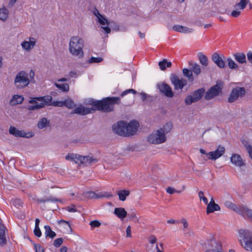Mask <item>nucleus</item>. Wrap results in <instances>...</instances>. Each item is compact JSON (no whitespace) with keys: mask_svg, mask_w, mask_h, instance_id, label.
Listing matches in <instances>:
<instances>
[{"mask_svg":"<svg viewBox=\"0 0 252 252\" xmlns=\"http://www.w3.org/2000/svg\"><path fill=\"white\" fill-rule=\"evenodd\" d=\"M250 2L249 0H240V1L234 5V7H237L239 9L244 10L247 5Z\"/></svg>","mask_w":252,"mask_h":252,"instance_id":"32","label":"nucleus"},{"mask_svg":"<svg viewBox=\"0 0 252 252\" xmlns=\"http://www.w3.org/2000/svg\"><path fill=\"white\" fill-rule=\"evenodd\" d=\"M173 30L176 32L184 33H191L193 31L192 29L189 28L179 25H174L173 27Z\"/></svg>","mask_w":252,"mask_h":252,"instance_id":"20","label":"nucleus"},{"mask_svg":"<svg viewBox=\"0 0 252 252\" xmlns=\"http://www.w3.org/2000/svg\"><path fill=\"white\" fill-rule=\"evenodd\" d=\"M5 228L0 223V245L3 246L6 244L7 241L5 236Z\"/></svg>","mask_w":252,"mask_h":252,"instance_id":"22","label":"nucleus"},{"mask_svg":"<svg viewBox=\"0 0 252 252\" xmlns=\"http://www.w3.org/2000/svg\"><path fill=\"white\" fill-rule=\"evenodd\" d=\"M224 205L227 208L234 211H235L237 206L236 204H234L231 201L229 200H226L225 201Z\"/></svg>","mask_w":252,"mask_h":252,"instance_id":"41","label":"nucleus"},{"mask_svg":"<svg viewBox=\"0 0 252 252\" xmlns=\"http://www.w3.org/2000/svg\"><path fill=\"white\" fill-rule=\"evenodd\" d=\"M95 111V109H94V107L92 108H87L85 107L84 106L81 105L79 106L78 107L76 108L74 110H73L70 114H77L80 115H86L87 114L92 113Z\"/></svg>","mask_w":252,"mask_h":252,"instance_id":"17","label":"nucleus"},{"mask_svg":"<svg viewBox=\"0 0 252 252\" xmlns=\"http://www.w3.org/2000/svg\"><path fill=\"white\" fill-rule=\"evenodd\" d=\"M129 93H132L133 94H137V92H136V91H135V90L132 89H127V90H126L123 91L121 93V96L122 97H123Z\"/></svg>","mask_w":252,"mask_h":252,"instance_id":"47","label":"nucleus"},{"mask_svg":"<svg viewBox=\"0 0 252 252\" xmlns=\"http://www.w3.org/2000/svg\"><path fill=\"white\" fill-rule=\"evenodd\" d=\"M64 106L69 109H72L75 106V104L71 99H68L63 101Z\"/></svg>","mask_w":252,"mask_h":252,"instance_id":"39","label":"nucleus"},{"mask_svg":"<svg viewBox=\"0 0 252 252\" xmlns=\"http://www.w3.org/2000/svg\"><path fill=\"white\" fill-rule=\"evenodd\" d=\"M69 75L71 78H76L77 76L76 72L74 71H70Z\"/></svg>","mask_w":252,"mask_h":252,"instance_id":"62","label":"nucleus"},{"mask_svg":"<svg viewBox=\"0 0 252 252\" xmlns=\"http://www.w3.org/2000/svg\"><path fill=\"white\" fill-rule=\"evenodd\" d=\"M157 239L154 235H151L149 237V242L151 244H155L157 242Z\"/></svg>","mask_w":252,"mask_h":252,"instance_id":"56","label":"nucleus"},{"mask_svg":"<svg viewBox=\"0 0 252 252\" xmlns=\"http://www.w3.org/2000/svg\"><path fill=\"white\" fill-rule=\"evenodd\" d=\"M23 101L24 97L22 95H14L10 100V103L12 105H16L21 104Z\"/></svg>","mask_w":252,"mask_h":252,"instance_id":"29","label":"nucleus"},{"mask_svg":"<svg viewBox=\"0 0 252 252\" xmlns=\"http://www.w3.org/2000/svg\"><path fill=\"white\" fill-rule=\"evenodd\" d=\"M234 8H235V9L232 11V12L231 13V16L233 17L236 18L240 15L241 13V11L242 10L239 9V8L237 7Z\"/></svg>","mask_w":252,"mask_h":252,"instance_id":"44","label":"nucleus"},{"mask_svg":"<svg viewBox=\"0 0 252 252\" xmlns=\"http://www.w3.org/2000/svg\"><path fill=\"white\" fill-rule=\"evenodd\" d=\"M126 236L127 237H131V227L130 226H128L126 229Z\"/></svg>","mask_w":252,"mask_h":252,"instance_id":"58","label":"nucleus"},{"mask_svg":"<svg viewBox=\"0 0 252 252\" xmlns=\"http://www.w3.org/2000/svg\"><path fill=\"white\" fill-rule=\"evenodd\" d=\"M183 73L184 76L188 77L189 81H193V78L192 77V71L191 70L187 68H184L183 70Z\"/></svg>","mask_w":252,"mask_h":252,"instance_id":"40","label":"nucleus"},{"mask_svg":"<svg viewBox=\"0 0 252 252\" xmlns=\"http://www.w3.org/2000/svg\"><path fill=\"white\" fill-rule=\"evenodd\" d=\"M55 85L63 92H68L69 89V85L67 83L60 84L57 83H55Z\"/></svg>","mask_w":252,"mask_h":252,"instance_id":"36","label":"nucleus"},{"mask_svg":"<svg viewBox=\"0 0 252 252\" xmlns=\"http://www.w3.org/2000/svg\"><path fill=\"white\" fill-rule=\"evenodd\" d=\"M128 216L130 220H132L135 223L139 222V219L136 216V213L135 212H132L128 214Z\"/></svg>","mask_w":252,"mask_h":252,"instance_id":"42","label":"nucleus"},{"mask_svg":"<svg viewBox=\"0 0 252 252\" xmlns=\"http://www.w3.org/2000/svg\"><path fill=\"white\" fill-rule=\"evenodd\" d=\"M103 61V58L102 57H92L89 60V63H99Z\"/></svg>","mask_w":252,"mask_h":252,"instance_id":"45","label":"nucleus"},{"mask_svg":"<svg viewBox=\"0 0 252 252\" xmlns=\"http://www.w3.org/2000/svg\"><path fill=\"white\" fill-rule=\"evenodd\" d=\"M45 229V235L46 237H49L53 239L56 236V233L52 230L50 226L48 225L44 226Z\"/></svg>","mask_w":252,"mask_h":252,"instance_id":"27","label":"nucleus"},{"mask_svg":"<svg viewBox=\"0 0 252 252\" xmlns=\"http://www.w3.org/2000/svg\"><path fill=\"white\" fill-rule=\"evenodd\" d=\"M233 56L238 63H246V55L244 53H236L233 55Z\"/></svg>","mask_w":252,"mask_h":252,"instance_id":"23","label":"nucleus"},{"mask_svg":"<svg viewBox=\"0 0 252 252\" xmlns=\"http://www.w3.org/2000/svg\"><path fill=\"white\" fill-rule=\"evenodd\" d=\"M157 87L159 92L165 96L169 98L173 97L174 93L171 87L167 84L165 83H159L158 84Z\"/></svg>","mask_w":252,"mask_h":252,"instance_id":"13","label":"nucleus"},{"mask_svg":"<svg viewBox=\"0 0 252 252\" xmlns=\"http://www.w3.org/2000/svg\"><path fill=\"white\" fill-rule=\"evenodd\" d=\"M198 57L200 62V63H207L208 58L202 53H199L198 54Z\"/></svg>","mask_w":252,"mask_h":252,"instance_id":"43","label":"nucleus"},{"mask_svg":"<svg viewBox=\"0 0 252 252\" xmlns=\"http://www.w3.org/2000/svg\"><path fill=\"white\" fill-rule=\"evenodd\" d=\"M8 15V10L7 8L3 7L0 9V19L3 21H5Z\"/></svg>","mask_w":252,"mask_h":252,"instance_id":"34","label":"nucleus"},{"mask_svg":"<svg viewBox=\"0 0 252 252\" xmlns=\"http://www.w3.org/2000/svg\"><path fill=\"white\" fill-rule=\"evenodd\" d=\"M84 196L88 198H98L104 196L103 195L96 194L94 192L92 191L85 192Z\"/></svg>","mask_w":252,"mask_h":252,"instance_id":"35","label":"nucleus"},{"mask_svg":"<svg viewBox=\"0 0 252 252\" xmlns=\"http://www.w3.org/2000/svg\"><path fill=\"white\" fill-rule=\"evenodd\" d=\"M30 83L28 74L24 71L17 73L15 79L14 85L18 89H23L27 86Z\"/></svg>","mask_w":252,"mask_h":252,"instance_id":"7","label":"nucleus"},{"mask_svg":"<svg viewBox=\"0 0 252 252\" xmlns=\"http://www.w3.org/2000/svg\"><path fill=\"white\" fill-rule=\"evenodd\" d=\"M84 39L78 35H74L70 38L68 51L72 56L78 59H82L84 57Z\"/></svg>","mask_w":252,"mask_h":252,"instance_id":"3","label":"nucleus"},{"mask_svg":"<svg viewBox=\"0 0 252 252\" xmlns=\"http://www.w3.org/2000/svg\"><path fill=\"white\" fill-rule=\"evenodd\" d=\"M13 204L16 207L19 208L22 206V202L20 199H15L13 201Z\"/></svg>","mask_w":252,"mask_h":252,"instance_id":"54","label":"nucleus"},{"mask_svg":"<svg viewBox=\"0 0 252 252\" xmlns=\"http://www.w3.org/2000/svg\"><path fill=\"white\" fill-rule=\"evenodd\" d=\"M239 236L242 246L246 250L252 252V231L240 229L239 230Z\"/></svg>","mask_w":252,"mask_h":252,"instance_id":"5","label":"nucleus"},{"mask_svg":"<svg viewBox=\"0 0 252 252\" xmlns=\"http://www.w3.org/2000/svg\"><path fill=\"white\" fill-rule=\"evenodd\" d=\"M246 94V91L243 87H236L233 89L228 97V101L232 103L236 101L239 97H243Z\"/></svg>","mask_w":252,"mask_h":252,"instance_id":"11","label":"nucleus"},{"mask_svg":"<svg viewBox=\"0 0 252 252\" xmlns=\"http://www.w3.org/2000/svg\"><path fill=\"white\" fill-rule=\"evenodd\" d=\"M166 192L170 194H173L175 192L180 193V191L176 190L175 189L171 187H168L166 189Z\"/></svg>","mask_w":252,"mask_h":252,"instance_id":"53","label":"nucleus"},{"mask_svg":"<svg viewBox=\"0 0 252 252\" xmlns=\"http://www.w3.org/2000/svg\"><path fill=\"white\" fill-rule=\"evenodd\" d=\"M49 124V122L46 118H42L39 121L37 124V126L39 128L42 129L45 127L47 125Z\"/></svg>","mask_w":252,"mask_h":252,"instance_id":"37","label":"nucleus"},{"mask_svg":"<svg viewBox=\"0 0 252 252\" xmlns=\"http://www.w3.org/2000/svg\"><path fill=\"white\" fill-rule=\"evenodd\" d=\"M34 199L39 203H45L46 202H61L60 199L54 197L52 196L46 197L44 199L35 198Z\"/></svg>","mask_w":252,"mask_h":252,"instance_id":"26","label":"nucleus"},{"mask_svg":"<svg viewBox=\"0 0 252 252\" xmlns=\"http://www.w3.org/2000/svg\"><path fill=\"white\" fill-rule=\"evenodd\" d=\"M172 64H158L160 66V68L162 70H165L166 67H170Z\"/></svg>","mask_w":252,"mask_h":252,"instance_id":"55","label":"nucleus"},{"mask_svg":"<svg viewBox=\"0 0 252 252\" xmlns=\"http://www.w3.org/2000/svg\"><path fill=\"white\" fill-rule=\"evenodd\" d=\"M138 126L139 123L136 121H131L128 124L122 121L114 125L112 129L114 133L120 136H129L135 134Z\"/></svg>","mask_w":252,"mask_h":252,"instance_id":"2","label":"nucleus"},{"mask_svg":"<svg viewBox=\"0 0 252 252\" xmlns=\"http://www.w3.org/2000/svg\"><path fill=\"white\" fill-rule=\"evenodd\" d=\"M130 194V191L128 190H121L118 191L117 194L119 198L121 201H124L126 200V197Z\"/></svg>","mask_w":252,"mask_h":252,"instance_id":"28","label":"nucleus"},{"mask_svg":"<svg viewBox=\"0 0 252 252\" xmlns=\"http://www.w3.org/2000/svg\"><path fill=\"white\" fill-rule=\"evenodd\" d=\"M121 103V98L119 97H107L100 100L92 99L90 104L93 105L94 109L105 113H109L114 111L115 105H119Z\"/></svg>","mask_w":252,"mask_h":252,"instance_id":"1","label":"nucleus"},{"mask_svg":"<svg viewBox=\"0 0 252 252\" xmlns=\"http://www.w3.org/2000/svg\"><path fill=\"white\" fill-rule=\"evenodd\" d=\"M223 84L220 81H217V84L211 87L205 93L204 98L209 100L219 95L221 92Z\"/></svg>","mask_w":252,"mask_h":252,"instance_id":"8","label":"nucleus"},{"mask_svg":"<svg viewBox=\"0 0 252 252\" xmlns=\"http://www.w3.org/2000/svg\"><path fill=\"white\" fill-rule=\"evenodd\" d=\"M155 134L158 141H160V143H162L166 141V138L165 135L159 129L156 131Z\"/></svg>","mask_w":252,"mask_h":252,"instance_id":"33","label":"nucleus"},{"mask_svg":"<svg viewBox=\"0 0 252 252\" xmlns=\"http://www.w3.org/2000/svg\"><path fill=\"white\" fill-rule=\"evenodd\" d=\"M182 221L183 224L184 228H187L188 226V222L187 221V220H186V219H183L182 220Z\"/></svg>","mask_w":252,"mask_h":252,"instance_id":"63","label":"nucleus"},{"mask_svg":"<svg viewBox=\"0 0 252 252\" xmlns=\"http://www.w3.org/2000/svg\"><path fill=\"white\" fill-rule=\"evenodd\" d=\"M231 162L235 166L241 167L245 165V161L238 154H233L230 158Z\"/></svg>","mask_w":252,"mask_h":252,"instance_id":"19","label":"nucleus"},{"mask_svg":"<svg viewBox=\"0 0 252 252\" xmlns=\"http://www.w3.org/2000/svg\"><path fill=\"white\" fill-rule=\"evenodd\" d=\"M148 141L152 144H160V141L158 140V142L156 138L155 133H152L148 137Z\"/></svg>","mask_w":252,"mask_h":252,"instance_id":"38","label":"nucleus"},{"mask_svg":"<svg viewBox=\"0 0 252 252\" xmlns=\"http://www.w3.org/2000/svg\"><path fill=\"white\" fill-rule=\"evenodd\" d=\"M33 244L36 252H44V249L40 245L34 243H33Z\"/></svg>","mask_w":252,"mask_h":252,"instance_id":"51","label":"nucleus"},{"mask_svg":"<svg viewBox=\"0 0 252 252\" xmlns=\"http://www.w3.org/2000/svg\"><path fill=\"white\" fill-rule=\"evenodd\" d=\"M173 127V124L171 122H167L162 127L159 129L165 135L169 132Z\"/></svg>","mask_w":252,"mask_h":252,"instance_id":"30","label":"nucleus"},{"mask_svg":"<svg viewBox=\"0 0 252 252\" xmlns=\"http://www.w3.org/2000/svg\"><path fill=\"white\" fill-rule=\"evenodd\" d=\"M230 69H235L238 67L237 64H227Z\"/></svg>","mask_w":252,"mask_h":252,"instance_id":"64","label":"nucleus"},{"mask_svg":"<svg viewBox=\"0 0 252 252\" xmlns=\"http://www.w3.org/2000/svg\"><path fill=\"white\" fill-rule=\"evenodd\" d=\"M212 60L214 63H225V57L222 54L214 53L212 55Z\"/></svg>","mask_w":252,"mask_h":252,"instance_id":"21","label":"nucleus"},{"mask_svg":"<svg viewBox=\"0 0 252 252\" xmlns=\"http://www.w3.org/2000/svg\"><path fill=\"white\" fill-rule=\"evenodd\" d=\"M90 225H91V227L94 228L95 227H98L100 226L101 223L100 222L96 220L91 221L90 222Z\"/></svg>","mask_w":252,"mask_h":252,"instance_id":"48","label":"nucleus"},{"mask_svg":"<svg viewBox=\"0 0 252 252\" xmlns=\"http://www.w3.org/2000/svg\"><path fill=\"white\" fill-rule=\"evenodd\" d=\"M9 131L11 134L16 137L30 138L33 135L32 132L26 133L24 130H19L13 126L10 127Z\"/></svg>","mask_w":252,"mask_h":252,"instance_id":"18","label":"nucleus"},{"mask_svg":"<svg viewBox=\"0 0 252 252\" xmlns=\"http://www.w3.org/2000/svg\"><path fill=\"white\" fill-rule=\"evenodd\" d=\"M52 97L50 95L31 98L29 103L33 105H28L27 108L29 110H38L43 108L45 105H52Z\"/></svg>","mask_w":252,"mask_h":252,"instance_id":"4","label":"nucleus"},{"mask_svg":"<svg viewBox=\"0 0 252 252\" xmlns=\"http://www.w3.org/2000/svg\"><path fill=\"white\" fill-rule=\"evenodd\" d=\"M204 88L199 89L194 91L191 95H188L185 99V103L186 105H189L192 103L195 102L200 100L205 94Z\"/></svg>","mask_w":252,"mask_h":252,"instance_id":"9","label":"nucleus"},{"mask_svg":"<svg viewBox=\"0 0 252 252\" xmlns=\"http://www.w3.org/2000/svg\"><path fill=\"white\" fill-rule=\"evenodd\" d=\"M171 81L174 87L175 90H182L187 84L186 79H180L177 75H173L171 77Z\"/></svg>","mask_w":252,"mask_h":252,"instance_id":"14","label":"nucleus"},{"mask_svg":"<svg viewBox=\"0 0 252 252\" xmlns=\"http://www.w3.org/2000/svg\"><path fill=\"white\" fill-rule=\"evenodd\" d=\"M247 149L249 152V154L250 155V156L251 157V158L252 159V147L250 145L247 146L245 145Z\"/></svg>","mask_w":252,"mask_h":252,"instance_id":"59","label":"nucleus"},{"mask_svg":"<svg viewBox=\"0 0 252 252\" xmlns=\"http://www.w3.org/2000/svg\"><path fill=\"white\" fill-rule=\"evenodd\" d=\"M114 214L121 219H123L127 215L126 211L123 208H116L114 210Z\"/></svg>","mask_w":252,"mask_h":252,"instance_id":"24","label":"nucleus"},{"mask_svg":"<svg viewBox=\"0 0 252 252\" xmlns=\"http://www.w3.org/2000/svg\"><path fill=\"white\" fill-rule=\"evenodd\" d=\"M225 151L224 147L220 145L215 151L208 153L207 158L208 159L215 160L222 156L224 154Z\"/></svg>","mask_w":252,"mask_h":252,"instance_id":"16","label":"nucleus"},{"mask_svg":"<svg viewBox=\"0 0 252 252\" xmlns=\"http://www.w3.org/2000/svg\"><path fill=\"white\" fill-rule=\"evenodd\" d=\"M66 210L69 212H76V209L74 205L72 206H68L66 207Z\"/></svg>","mask_w":252,"mask_h":252,"instance_id":"57","label":"nucleus"},{"mask_svg":"<svg viewBox=\"0 0 252 252\" xmlns=\"http://www.w3.org/2000/svg\"><path fill=\"white\" fill-rule=\"evenodd\" d=\"M30 78L31 80V81H32V80H34V72L33 71L32 69L31 70L30 73H29Z\"/></svg>","mask_w":252,"mask_h":252,"instance_id":"60","label":"nucleus"},{"mask_svg":"<svg viewBox=\"0 0 252 252\" xmlns=\"http://www.w3.org/2000/svg\"><path fill=\"white\" fill-rule=\"evenodd\" d=\"M235 212L244 218H249L252 222V210L249 209L247 206L243 205L237 206Z\"/></svg>","mask_w":252,"mask_h":252,"instance_id":"15","label":"nucleus"},{"mask_svg":"<svg viewBox=\"0 0 252 252\" xmlns=\"http://www.w3.org/2000/svg\"><path fill=\"white\" fill-rule=\"evenodd\" d=\"M65 159L68 160L74 161L75 163L79 162L84 164L86 165L90 164L92 162H96L97 160L90 156H82L73 153L68 154L65 156Z\"/></svg>","mask_w":252,"mask_h":252,"instance_id":"6","label":"nucleus"},{"mask_svg":"<svg viewBox=\"0 0 252 252\" xmlns=\"http://www.w3.org/2000/svg\"><path fill=\"white\" fill-rule=\"evenodd\" d=\"M63 243V239L59 238L55 239L53 242V245L56 248H59Z\"/></svg>","mask_w":252,"mask_h":252,"instance_id":"46","label":"nucleus"},{"mask_svg":"<svg viewBox=\"0 0 252 252\" xmlns=\"http://www.w3.org/2000/svg\"><path fill=\"white\" fill-rule=\"evenodd\" d=\"M40 220L39 219H35V227L33 231L34 234L37 237H40L41 236L42 233L39 228Z\"/></svg>","mask_w":252,"mask_h":252,"instance_id":"31","label":"nucleus"},{"mask_svg":"<svg viewBox=\"0 0 252 252\" xmlns=\"http://www.w3.org/2000/svg\"><path fill=\"white\" fill-rule=\"evenodd\" d=\"M52 105L58 107H63L64 106V102L63 101H54L52 102Z\"/></svg>","mask_w":252,"mask_h":252,"instance_id":"52","label":"nucleus"},{"mask_svg":"<svg viewBox=\"0 0 252 252\" xmlns=\"http://www.w3.org/2000/svg\"><path fill=\"white\" fill-rule=\"evenodd\" d=\"M207 207L206 208L207 214H209L211 213H213L215 211H219L220 209V206L217 204H212L209 203L207 204Z\"/></svg>","mask_w":252,"mask_h":252,"instance_id":"25","label":"nucleus"},{"mask_svg":"<svg viewBox=\"0 0 252 252\" xmlns=\"http://www.w3.org/2000/svg\"><path fill=\"white\" fill-rule=\"evenodd\" d=\"M94 14L97 18V21L101 25V27L103 29L104 32L106 33L110 32V29L108 27L110 25L108 20L106 19L105 16L101 15L97 9H95L94 11Z\"/></svg>","mask_w":252,"mask_h":252,"instance_id":"10","label":"nucleus"},{"mask_svg":"<svg viewBox=\"0 0 252 252\" xmlns=\"http://www.w3.org/2000/svg\"><path fill=\"white\" fill-rule=\"evenodd\" d=\"M195 64V65L193 68L192 72L194 73H195V74L198 75L201 72L200 67L199 65H198L197 64Z\"/></svg>","mask_w":252,"mask_h":252,"instance_id":"50","label":"nucleus"},{"mask_svg":"<svg viewBox=\"0 0 252 252\" xmlns=\"http://www.w3.org/2000/svg\"><path fill=\"white\" fill-rule=\"evenodd\" d=\"M140 94L141 95V99H142L143 101H144L146 99L147 97V94L146 93H141Z\"/></svg>","mask_w":252,"mask_h":252,"instance_id":"61","label":"nucleus"},{"mask_svg":"<svg viewBox=\"0 0 252 252\" xmlns=\"http://www.w3.org/2000/svg\"><path fill=\"white\" fill-rule=\"evenodd\" d=\"M198 196L199 197L200 200H202L204 203L206 204H208V199L206 197L204 196V193L202 191H200L198 192Z\"/></svg>","mask_w":252,"mask_h":252,"instance_id":"49","label":"nucleus"},{"mask_svg":"<svg viewBox=\"0 0 252 252\" xmlns=\"http://www.w3.org/2000/svg\"><path fill=\"white\" fill-rule=\"evenodd\" d=\"M37 40L33 37H29L27 40H24L21 43V46L25 52H30L35 47Z\"/></svg>","mask_w":252,"mask_h":252,"instance_id":"12","label":"nucleus"}]
</instances>
